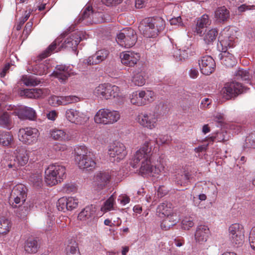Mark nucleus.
Here are the masks:
<instances>
[{
  "mask_svg": "<svg viewBox=\"0 0 255 255\" xmlns=\"http://www.w3.org/2000/svg\"><path fill=\"white\" fill-rule=\"evenodd\" d=\"M165 21L160 17L146 18L142 20L138 26L139 30L146 37H154L162 31Z\"/></svg>",
  "mask_w": 255,
  "mask_h": 255,
  "instance_id": "1",
  "label": "nucleus"
},
{
  "mask_svg": "<svg viewBox=\"0 0 255 255\" xmlns=\"http://www.w3.org/2000/svg\"><path fill=\"white\" fill-rule=\"evenodd\" d=\"M75 161L81 169L91 170L95 168L96 162L94 155L85 146H81L75 149Z\"/></svg>",
  "mask_w": 255,
  "mask_h": 255,
  "instance_id": "2",
  "label": "nucleus"
},
{
  "mask_svg": "<svg viewBox=\"0 0 255 255\" xmlns=\"http://www.w3.org/2000/svg\"><path fill=\"white\" fill-rule=\"evenodd\" d=\"M66 169L64 166L54 164L50 165L45 171V181L49 186L61 182L65 177Z\"/></svg>",
  "mask_w": 255,
  "mask_h": 255,
  "instance_id": "3",
  "label": "nucleus"
},
{
  "mask_svg": "<svg viewBox=\"0 0 255 255\" xmlns=\"http://www.w3.org/2000/svg\"><path fill=\"white\" fill-rule=\"evenodd\" d=\"M120 118L121 115L117 111L102 109L97 112L94 117V120L97 124L108 125L116 123Z\"/></svg>",
  "mask_w": 255,
  "mask_h": 255,
  "instance_id": "4",
  "label": "nucleus"
},
{
  "mask_svg": "<svg viewBox=\"0 0 255 255\" xmlns=\"http://www.w3.org/2000/svg\"><path fill=\"white\" fill-rule=\"evenodd\" d=\"M150 142L146 141L135 152L131 164L133 168H136L138 164L151 160L152 152Z\"/></svg>",
  "mask_w": 255,
  "mask_h": 255,
  "instance_id": "5",
  "label": "nucleus"
},
{
  "mask_svg": "<svg viewBox=\"0 0 255 255\" xmlns=\"http://www.w3.org/2000/svg\"><path fill=\"white\" fill-rule=\"evenodd\" d=\"M229 238L235 247H240L244 242V228L239 224H234L229 228Z\"/></svg>",
  "mask_w": 255,
  "mask_h": 255,
  "instance_id": "6",
  "label": "nucleus"
},
{
  "mask_svg": "<svg viewBox=\"0 0 255 255\" xmlns=\"http://www.w3.org/2000/svg\"><path fill=\"white\" fill-rule=\"evenodd\" d=\"M137 36L134 31L130 28H126L122 30L117 36V43L122 47L129 48L134 45Z\"/></svg>",
  "mask_w": 255,
  "mask_h": 255,
  "instance_id": "7",
  "label": "nucleus"
},
{
  "mask_svg": "<svg viewBox=\"0 0 255 255\" xmlns=\"http://www.w3.org/2000/svg\"><path fill=\"white\" fill-rule=\"evenodd\" d=\"M27 197V188L20 184L14 186L10 192L9 201L13 208H16L17 204L25 202Z\"/></svg>",
  "mask_w": 255,
  "mask_h": 255,
  "instance_id": "8",
  "label": "nucleus"
},
{
  "mask_svg": "<svg viewBox=\"0 0 255 255\" xmlns=\"http://www.w3.org/2000/svg\"><path fill=\"white\" fill-rule=\"evenodd\" d=\"M15 158L7 163L8 167L14 170H16L19 166L25 165L29 158L28 152L24 148H17L15 150Z\"/></svg>",
  "mask_w": 255,
  "mask_h": 255,
  "instance_id": "9",
  "label": "nucleus"
},
{
  "mask_svg": "<svg viewBox=\"0 0 255 255\" xmlns=\"http://www.w3.org/2000/svg\"><path fill=\"white\" fill-rule=\"evenodd\" d=\"M154 96V92L152 91H135L130 96V102L133 105L141 106L153 101Z\"/></svg>",
  "mask_w": 255,
  "mask_h": 255,
  "instance_id": "10",
  "label": "nucleus"
},
{
  "mask_svg": "<svg viewBox=\"0 0 255 255\" xmlns=\"http://www.w3.org/2000/svg\"><path fill=\"white\" fill-rule=\"evenodd\" d=\"M108 152L110 159L112 162H120L124 159L127 154L126 146L120 142H115L111 144Z\"/></svg>",
  "mask_w": 255,
  "mask_h": 255,
  "instance_id": "11",
  "label": "nucleus"
},
{
  "mask_svg": "<svg viewBox=\"0 0 255 255\" xmlns=\"http://www.w3.org/2000/svg\"><path fill=\"white\" fill-rule=\"evenodd\" d=\"M158 114L154 112H147L138 116V123L149 129L155 128L158 119Z\"/></svg>",
  "mask_w": 255,
  "mask_h": 255,
  "instance_id": "12",
  "label": "nucleus"
},
{
  "mask_svg": "<svg viewBox=\"0 0 255 255\" xmlns=\"http://www.w3.org/2000/svg\"><path fill=\"white\" fill-rule=\"evenodd\" d=\"M18 136L21 142L31 144L36 141L38 136V130L36 128L30 127L20 128L18 131Z\"/></svg>",
  "mask_w": 255,
  "mask_h": 255,
  "instance_id": "13",
  "label": "nucleus"
},
{
  "mask_svg": "<svg viewBox=\"0 0 255 255\" xmlns=\"http://www.w3.org/2000/svg\"><path fill=\"white\" fill-rule=\"evenodd\" d=\"M140 165L139 173L142 175L156 177L164 170V167L160 164L153 166L151 164V160L142 162Z\"/></svg>",
  "mask_w": 255,
  "mask_h": 255,
  "instance_id": "14",
  "label": "nucleus"
},
{
  "mask_svg": "<svg viewBox=\"0 0 255 255\" xmlns=\"http://www.w3.org/2000/svg\"><path fill=\"white\" fill-rule=\"evenodd\" d=\"M243 92L242 85L237 82L226 83L222 90V94L224 98L229 100L236 97Z\"/></svg>",
  "mask_w": 255,
  "mask_h": 255,
  "instance_id": "15",
  "label": "nucleus"
},
{
  "mask_svg": "<svg viewBox=\"0 0 255 255\" xmlns=\"http://www.w3.org/2000/svg\"><path fill=\"white\" fill-rule=\"evenodd\" d=\"M78 204V199L75 197H63L57 201L56 206L59 211L65 212L74 210Z\"/></svg>",
  "mask_w": 255,
  "mask_h": 255,
  "instance_id": "16",
  "label": "nucleus"
},
{
  "mask_svg": "<svg viewBox=\"0 0 255 255\" xmlns=\"http://www.w3.org/2000/svg\"><path fill=\"white\" fill-rule=\"evenodd\" d=\"M199 65L201 73L206 75L212 74L215 69L216 63L214 60L210 56H203L199 60Z\"/></svg>",
  "mask_w": 255,
  "mask_h": 255,
  "instance_id": "17",
  "label": "nucleus"
},
{
  "mask_svg": "<svg viewBox=\"0 0 255 255\" xmlns=\"http://www.w3.org/2000/svg\"><path fill=\"white\" fill-rule=\"evenodd\" d=\"M111 179V175L108 171H100L94 176V185L97 190H102L110 183Z\"/></svg>",
  "mask_w": 255,
  "mask_h": 255,
  "instance_id": "18",
  "label": "nucleus"
},
{
  "mask_svg": "<svg viewBox=\"0 0 255 255\" xmlns=\"http://www.w3.org/2000/svg\"><path fill=\"white\" fill-rule=\"evenodd\" d=\"M117 86L112 85L109 84H100L94 90L93 94L97 97L103 99L108 100L110 98L109 92L112 91L116 92L117 91Z\"/></svg>",
  "mask_w": 255,
  "mask_h": 255,
  "instance_id": "19",
  "label": "nucleus"
},
{
  "mask_svg": "<svg viewBox=\"0 0 255 255\" xmlns=\"http://www.w3.org/2000/svg\"><path fill=\"white\" fill-rule=\"evenodd\" d=\"M233 30H228L222 33L219 37L220 44L222 47V50H226L227 48H232L235 46L236 37Z\"/></svg>",
  "mask_w": 255,
  "mask_h": 255,
  "instance_id": "20",
  "label": "nucleus"
},
{
  "mask_svg": "<svg viewBox=\"0 0 255 255\" xmlns=\"http://www.w3.org/2000/svg\"><path fill=\"white\" fill-rule=\"evenodd\" d=\"M120 58L123 64L128 67H132L136 64L140 59V55L138 53L126 51L121 53Z\"/></svg>",
  "mask_w": 255,
  "mask_h": 255,
  "instance_id": "21",
  "label": "nucleus"
},
{
  "mask_svg": "<svg viewBox=\"0 0 255 255\" xmlns=\"http://www.w3.org/2000/svg\"><path fill=\"white\" fill-rule=\"evenodd\" d=\"M73 74V73L69 67L60 65L55 67V70L52 73V75L58 79L60 82L64 83Z\"/></svg>",
  "mask_w": 255,
  "mask_h": 255,
  "instance_id": "22",
  "label": "nucleus"
},
{
  "mask_svg": "<svg viewBox=\"0 0 255 255\" xmlns=\"http://www.w3.org/2000/svg\"><path fill=\"white\" fill-rule=\"evenodd\" d=\"M81 40V33L76 32L71 34L64 42L60 46L59 49L61 48H71L73 51H76V47Z\"/></svg>",
  "mask_w": 255,
  "mask_h": 255,
  "instance_id": "23",
  "label": "nucleus"
},
{
  "mask_svg": "<svg viewBox=\"0 0 255 255\" xmlns=\"http://www.w3.org/2000/svg\"><path fill=\"white\" fill-rule=\"evenodd\" d=\"M214 18L216 23L224 24L230 18V11L225 6L219 7L214 11Z\"/></svg>",
  "mask_w": 255,
  "mask_h": 255,
  "instance_id": "24",
  "label": "nucleus"
},
{
  "mask_svg": "<svg viewBox=\"0 0 255 255\" xmlns=\"http://www.w3.org/2000/svg\"><path fill=\"white\" fill-rule=\"evenodd\" d=\"M109 54V51L107 50H99L94 55L89 57L84 62L89 65L98 64L105 60Z\"/></svg>",
  "mask_w": 255,
  "mask_h": 255,
  "instance_id": "25",
  "label": "nucleus"
},
{
  "mask_svg": "<svg viewBox=\"0 0 255 255\" xmlns=\"http://www.w3.org/2000/svg\"><path fill=\"white\" fill-rule=\"evenodd\" d=\"M13 114L21 120H34L36 117L35 111L32 108L28 107L16 109Z\"/></svg>",
  "mask_w": 255,
  "mask_h": 255,
  "instance_id": "26",
  "label": "nucleus"
},
{
  "mask_svg": "<svg viewBox=\"0 0 255 255\" xmlns=\"http://www.w3.org/2000/svg\"><path fill=\"white\" fill-rule=\"evenodd\" d=\"M211 23V20L207 14H204L196 19V27L194 32L197 34L201 36L203 33V29L207 27Z\"/></svg>",
  "mask_w": 255,
  "mask_h": 255,
  "instance_id": "27",
  "label": "nucleus"
},
{
  "mask_svg": "<svg viewBox=\"0 0 255 255\" xmlns=\"http://www.w3.org/2000/svg\"><path fill=\"white\" fill-rule=\"evenodd\" d=\"M46 89L38 88L26 89L21 91L20 94L21 96H24L27 98H43L46 96Z\"/></svg>",
  "mask_w": 255,
  "mask_h": 255,
  "instance_id": "28",
  "label": "nucleus"
},
{
  "mask_svg": "<svg viewBox=\"0 0 255 255\" xmlns=\"http://www.w3.org/2000/svg\"><path fill=\"white\" fill-rule=\"evenodd\" d=\"M209 235V228L205 225H200L197 228L195 233V239L197 242L202 244L207 241Z\"/></svg>",
  "mask_w": 255,
  "mask_h": 255,
  "instance_id": "29",
  "label": "nucleus"
},
{
  "mask_svg": "<svg viewBox=\"0 0 255 255\" xmlns=\"http://www.w3.org/2000/svg\"><path fill=\"white\" fill-rule=\"evenodd\" d=\"M84 115L79 111L73 109H67L65 112V117L69 122L76 124H81L83 120Z\"/></svg>",
  "mask_w": 255,
  "mask_h": 255,
  "instance_id": "30",
  "label": "nucleus"
},
{
  "mask_svg": "<svg viewBox=\"0 0 255 255\" xmlns=\"http://www.w3.org/2000/svg\"><path fill=\"white\" fill-rule=\"evenodd\" d=\"M164 217L165 218L162 220L160 225L161 228L163 230L167 231L169 230L178 222L179 218L176 213H173Z\"/></svg>",
  "mask_w": 255,
  "mask_h": 255,
  "instance_id": "31",
  "label": "nucleus"
},
{
  "mask_svg": "<svg viewBox=\"0 0 255 255\" xmlns=\"http://www.w3.org/2000/svg\"><path fill=\"white\" fill-rule=\"evenodd\" d=\"M221 63L227 67H232L237 63L236 58L234 55L226 50H222L219 55Z\"/></svg>",
  "mask_w": 255,
  "mask_h": 255,
  "instance_id": "32",
  "label": "nucleus"
},
{
  "mask_svg": "<svg viewBox=\"0 0 255 255\" xmlns=\"http://www.w3.org/2000/svg\"><path fill=\"white\" fill-rule=\"evenodd\" d=\"M96 209L94 206L90 205L84 208L78 216L79 220L86 221L91 220L95 216Z\"/></svg>",
  "mask_w": 255,
  "mask_h": 255,
  "instance_id": "33",
  "label": "nucleus"
},
{
  "mask_svg": "<svg viewBox=\"0 0 255 255\" xmlns=\"http://www.w3.org/2000/svg\"><path fill=\"white\" fill-rule=\"evenodd\" d=\"M39 246L37 241L34 238H28L25 241L24 245V250L25 253L29 254H35L37 252Z\"/></svg>",
  "mask_w": 255,
  "mask_h": 255,
  "instance_id": "34",
  "label": "nucleus"
},
{
  "mask_svg": "<svg viewBox=\"0 0 255 255\" xmlns=\"http://www.w3.org/2000/svg\"><path fill=\"white\" fill-rule=\"evenodd\" d=\"M132 82L136 86H142L145 83V74L142 70H138L133 72Z\"/></svg>",
  "mask_w": 255,
  "mask_h": 255,
  "instance_id": "35",
  "label": "nucleus"
},
{
  "mask_svg": "<svg viewBox=\"0 0 255 255\" xmlns=\"http://www.w3.org/2000/svg\"><path fill=\"white\" fill-rule=\"evenodd\" d=\"M157 213L164 216L174 213L173 212L172 209V204L167 202L162 203L158 206L157 208Z\"/></svg>",
  "mask_w": 255,
  "mask_h": 255,
  "instance_id": "36",
  "label": "nucleus"
},
{
  "mask_svg": "<svg viewBox=\"0 0 255 255\" xmlns=\"http://www.w3.org/2000/svg\"><path fill=\"white\" fill-rule=\"evenodd\" d=\"M62 42L61 37H58L54 42H53L48 47L39 55V59L42 60L43 59L49 56L51 53L55 49L57 45H59L60 43Z\"/></svg>",
  "mask_w": 255,
  "mask_h": 255,
  "instance_id": "37",
  "label": "nucleus"
},
{
  "mask_svg": "<svg viewBox=\"0 0 255 255\" xmlns=\"http://www.w3.org/2000/svg\"><path fill=\"white\" fill-rule=\"evenodd\" d=\"M235 76L237 80L245 81L247 83H249L253 76L247 70L239 68L235 73Z\"/></svg>",
  "mask_w": 255,
  "mask_h": 255,
  "instance_id": "38",
  "label": "nucleus"
},
{
  "mask_svg": "<svg viewBox=\"0 0 255 255\" xmlns=\"http://www.w3.org/2000/svg\"><path fill=\"white\" fill-rule=\"evenodd\" d=\"M10 221L4 217H0V235L7 234L11 228Z\"/></svg>",
  "mask_w": 255,
  "mask_h": 255,
  "instance_id": "39",
  "label": "nucleus"
},
{
  "mask_svg": "<svg viewBox=\"0 0 255 255\" xmlns=\"http://www.w3.org/2000/svg\"><path fill=\"white\" fill-rule=\"evenodd\" d=\"M218 34L217 29L215 28L210 29L205 33L203 37L204 41L207 44H212L216 40Z\"/></svg>",
  "mask_w": 255,
  "mask_h": 255,
  "instance_id": "40",
  "label": "nucleus"
},
{
  "mask_svg": "<svg viewBox=\"0 0 255 255\" xmlns=\"http://www.w3.org/2000/svg\"><path fill=\"white\" fill-rule=\"evenodd\" d=\"M189 55L190 52L188 51V48H187V49H182V50L177 48L173 49V56L177 61H180L183 59H187Z\"/></svg>",
  "mask_w": 255,
  "mask_h": 255,
  "instance_id": "41",
  "label": "nucleus"
},
{
  "mask_svg": "<svg viewBox=\"0 0 255 255\" xmlns=\"http://www.w3.org/2000/svg\"><path fill=\"white\" fill-rule=\"evenodd\" d=\"M47 63H41L36 65L32 69L34 74L38 75H45L48 73L49 66Z\"/></svg>",
  "mask_w": 255,
  "mask_h": 255,
  "instance_id": "42",
  "label": "nucleus"
},
{
  "mask_svg": "<svg viewBox=\"0 0 255 255\" xmlns=\"http://www.w3.org/2000/svg\"><path fill=\"white\" fill-rule=\"evenodd\" d=\"M29 210L28 206L24 202L22 205H18L15 212L18 218L24 219L29 213Z\"/></svg>",
  "mask_w": 255,
  "mask_h": 255,
  "instance_id": "43",
  "label": "nucleus"
},
{
  "mask_svg": "<svg viewBox=\"0 0 255 255\" xmlns=\"http://www.w3.org/2000/svg\"><path fill=\"white\" fill-rule=\"evenodd\" d=\"M96 13V12H94L92 6L88 5L83 9L81 15L79 18L78 22L82 21L87 18H91V17H93Z\"/></svg>",
  "mask_w": 255,
  "mask_h": 255,
  "instance_id": "44",
  "label": "nucleus"
},
{
  "mask_svg": "<svg viewBox=\"0 0 255 255\" xmlns=\"http://www.w3.org/2000/svg\"><path fill=\"white\" fill-rule=\"evenodd\" d=\"M12 136L7 131H0V143L3 146L8 145L11 142Z\"/></svg>",
  "mask_w": 255,
  "mask_h": 255,
  "instance_id": "45",
  "label": "nucleus"
},
{
  "mask_svg": "<svg viewBox=\"0 0 255 255\" xmlns=\"http://www.w3.org/2000/svg\"><path fill=\"white\" fill-rule=\"evenodd\" d=\"M23 83L27 86H35L40 83V81L32 76H23L21 79Z\"/></svg>",
  "mask_w": 255,
  "mask_h": 255,
  "instance_id": "46",
  "label": "nucleus"
},
{
  "mask_svg": "<svg viewBox=\"0 0 255 255\" xmlns=\"http://www.w3.org/2000/svg\"><path fill=\"white\" fill-rule=\"evenodd\" d=\"M61 105L66 106L77 103L80 101L79 97L76 96H61Z\"/></svg>",
  "mask_w": 255,
  "mask_h": 255,
  "instance_id": "47",
  "label": "nucleus"
},
{
  "mask_svg": "<svg viewBox=\"0 0 255 255\" xmlns=\"http://www.w3.org/2000/svg\"><path fill=\"white\" fill-rule=\"evenodd\" d=\"M190 178V175L189 173H185L183 174H178L175 178V182L177 184L181 186L185 185Z\"/></svg>",
  "mask_w": 255,
  "mask_h": 255,
  "instance_id": "48",
  "label": "nucleus"
},
{
  "mask_svg": "<svg viewBox=\"0 0 255 255\" xmlns=\"http://www.w3.org/2000/svg\"><path fill=\"white\" fill-rule=\"evenodd\" d=\"M42 175L40 173H35L30 177V181L36 187H41L42 183Z\"/></svg>",
  "mask_w": 255,
  "mask_h": 255,
  "instance_id": "49",
  "label": "nucleus"
},
{
  "mask_svg": "<svg viewBox=\"0 0 255 255\" xmlns=\"http://www.w3.org/2000/svg\"><path fill=\"white\" fill-rule=\"evenodd\" d=\"M51 136L54 139L63 140L66 138L65 132L61 129H53L51 131Z\"/></svg>",
  "mask_w": 255,
  "mask_h": 255,
  "instance_id": "50",
  "label": "nucleus"
},
{
  "mask_svg": "<svg viewBox=\"0 0 255 255\" xmlns=\"http://www.w3.org/2000/svg\"><path fill=\"white\" fill-rule=\"evenodd\" d=\"M10 120L9 114L7 112H4L0 116V126L7 128L10 125Z\"/></svg>",
  "mask_w": 255,
  "mask_h": 255,
  "instance_id": "51",
  "label": "nucleus"
},
{
  "mask_svg": "<svg viewBox=\"0 0 255 255\" xmlns=\"http://www.w3.org/2000/svg\"><path fill=\"white\" fill-rule=\"evenodd\" d=\"M245 146L247 148L255 147V132H252L247 137L245 141Z\"/></svg>",
  "mask_w": 255,
  "mask_h": 255,
  "instance_id": "52",
  "label": "nucleus"
},
{
  "mask_svg": "<svg viewBox=\"0 0 255 255\" xmlns=\"http://www.w3.org/2000/svg\"><path fill=\"white\" fill-rule=\"evenodd\" d=\"M114 202L115 198L113 195H112L105 201L104 206L101 208V210L104 212L111 210L113 207Z\"/></svg>",
  "mask_w": 255,
  "mask_h": 255,
  "instance_id": "53",
  "label": "nucleus"
},
{
  "mask_svg": "<svg viewBox=\"0 0 255 255\" xmlns=\"http://www.w3.org/2000/svg\"><path fill=\"white\" fill-rule=\"evenodd\" d=\"M194 225L193 220L191 217H185L182 221V228L184 230H189Z\"/></svg>",
  "mask_w": 255,
  "mask_h": 255,
  "instance_id": "54",
  "label": "nucleus"
},
{
  "mask_svg": "<svg viewBox=\"0 0 255 255\" xmlns=\"http://www.w3.org/2000/svg\"><path fill=\"white\" fill-rule=\"evenodd\" d=\"M117 91L116 92L112 91L111 92H109V93L111 95H110V98L109 99H115V101L117 103H121L123 101L124 97L120 94V89L117 86Z\"/></svg>",
  "mask_w": 255,
  "mask_h": 255,
  "instance_id": "55",
  "label": "nucleus"
},
{
  "mask_svg": "<svg viewBox=\"0 0 255 255\" xmlns=\"http://www.w3.org/2000/svg\"><path fill=\"white\" fill-rule=\"evenodd\" d=\"M171 140V137L168 135H160L156 138L155 142L158 145H162L164 144H168Z\"/></svg>",
  "mask_w": 255,
  "mask_h": 255,
  "instance_id": "56",
  "label": "nucleus"
},
{
  "mask_svg": "<svg viewBox=\"0 0 255 255\" xmlns=\"http://www.w3.org/2000/svg\"><path fill=\"white\" fill-rule=\"evenodd\" d=\"M216 141L225 142L229 139L230 135L226 131L218 132L215 134Z\"/></svg>",
  "mask_w": 255,
  "mask_h": 255,
  "instance_id": "57",
  "label": "nucleus"
},
{
  "mask_svg": "<svg viewBox=\"0 0 255 255\" xmlns=\"http://www.w3.org/2000/svg\"><path fill=\"white\" fill-rule=\"evenodd\" d=\"M67 255H81L76 243H74L72 245L67 247Z\"/></svg>",
  "mask_w": 255,
  "mask_h": 255,
  "instance_id": "58",
  "label": "nucleus"
},
{
  "mask_svg": "<svg viewBox=\"0 0 255 255\" xmlns=\"http://www.w3.org/2000/svg\"><path fill=\"white\" fill-rule=\"evenodd\" d=\"M61 96H52L49 99V103L53 106H56L61 105Z\"/></svg>",
  "mask_w": 255,
  "mask_h": 255,
  "instance_id": "59",
  "label": "nucleus"
},
{
  "mask_svg": "<svg viewBox=\"0 0 255 255\" xmlns=\"http://www.w3.org/2000/svg\"><path fill=\"white\" fill-rule=\"evenodd\" d=\"M249 242L251 247L253 250H255V227L251 232L249 236Z\"/></svg>",
  "mask_w": 255,
  "mask_h": 255,
  "instance_id": "60",
  "label": "nucleus"
},
{
  "mask_svg": "<svg viewBox=\"0 0 255 255\" xmlns=\"http://www.w3.org/2000/svg\"><path fill=\"white\" fill-rule=\"evenodd\" d=\"M170 23L171 25L183 26V23L181 20V18L180 16L172 18L170 20Z\"/></svg>",
  "mask_w": 255,
  "mask_h": 255,
  "instance_id": "61",
  "label": "nucleus"
},
{
  "mask_svg": "<svg viewBox=\"0 0 255 255\" xmlns=\"http://www.w3.org/2000/svg\"><path fill=\"white\" fill-rule=\"evenodd\" d=\"M168 192V190L164 186H160L157 190V195L158 197L161 198L165 196Z\"/></svg>",
  "mask_w": 255,
  "mask_h": 255,
  "instance_id": "62",
  "label": "nucleus"
},
{
  "mask_svg": "<svg viewBox=\"0 0 255 255\" xmlns=\"http://www.w3.org/2000/svg\"><path fill=\"white\" fill-rule=\"evenodd\" d=\"M212 100L209 98L203 99L201 103V108L206 109L209 107V106L211 104Z\"/></svg>",
  "mask_w": 255,
  "mask_h": 255,
  "instance_id": "63",
  "label": "nucleus"
},
{
  "mask_svg": "<svg viewBox=\"0 0 255 255\" xmlns=\"http://www.w3.org/2000/svg\"><path fill=\"white\" fill-rule=\"evenodd\" d=\"M76 189L75 186L72 184H66L64 187V190L67 193H70Z\"/></svg>",
  "mask_w": 255,
  "mask_h": 255,
  "instance_id": "64",
  "label": "nucleus"
}]
</instances>
